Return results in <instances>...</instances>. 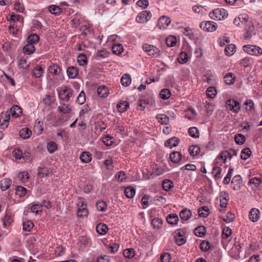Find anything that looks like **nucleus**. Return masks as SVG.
<instances>
[{
  "label": "nucleus",
  "instance_id": "15",
  "mask_svg": "<svg viewBox=\"0 0 262 262\" xmlns=\"http://www.w3.org/2000/svg\"><path fill=\"white\" fill-rule=\"evenodd\" d=\"M180 142V140L176 137H173L165 142V146L167 147L172 148L177 146Z\"/></svg>",
  "mask_w": 262,
  "mask_h": 262
},
{
  "label": "nucleus",
  "instance_id": "34",
  "mask_svg": "<svg viewBox=\"0 0 262 262\" xmlns=\"http://www.w3.org/2000/svg\"><path fill=\"white\" fill-rule=\"evenodd\" d=\"M136 193V190L134 188L131 186H128L124 189V194L128 198H133Z\"/></svg>",
  "mask_w": 262,
  "mask_h": 262
},
{
  "label": "nucleus",
  "instance_id": "47",
  "mask_svg": "<svg viewBox=\"0 0 262 262\" xmlns=\"http://www.w3.org/2000/svg\"><path fill=\"white\" fill-rule=\"evenodd\" d=\"M262 183V179L260 178L257 177H254L251 178L249 182V184H254L256 187H257L258 189H259V187L260 186V184Z\"/></svg>",
  "mask_w": 262,
  "mask_h": 262
},
{
  "label": "nucleus",
  "instance_id": "22",
  "mask_svg": "<svg viewBox=\"0 0 262 262\" xmlns=\"http://www.w3.org/2000/svg\"><path fill=\"white\" fill-rule=\"evenodd\" d=\"M44 73V69L40 66L37 65L32 71L33 76L36 78H40Z\"/></svg>",
  "mask_w": 262,
  "mask_h": 262
},
{
  "label": "nucleus",
  "instance_id": "62",
  "mask_svg": "<svg viewBox=\"0 0 262 262\" xmlns=\"http://www.w3.org/2000/svg\"><path fill=\"white\" fill-rule=\"evenodd\" d=\"M14 9L16 11L20 13H23L25 11L24 5L20 3L19 0L15 1L14 4Z\"/></svg>",
  "mask_w": 262,
  "mask_h": 262
},
{
  "label": "nucleus",
  "instance_id": "31",
  "mask_svg": "<svg viewBox=\"0 0 262 262\" xmlns=\"http://www.w3.org/2000/svg\"><path fill=\"white\" fill-rule=\"evenodd\" d=\"M206 232V228L203 226H200L195 228L194 230V234L198 237H203Z\"/></svg>",
  "mask_w": 262,
  "mask_h": 262
},
{
  "label": "nucleus",
  "instance_id": "56",
  "mask_svg": "<svg viewBox=\"0 0 262 262\" xmlns=\"http://www.w3.org/2000/svg\"><path fill=\"white\" fill-rule=\"evenodd\" d=\"M188 133L190 136L194 138H197L199 137V132L195 127H191L188 129Z\"/></svg>",
  "mask_w": 262,
  "mask_h": 262
},
{
  "label": "nucleus",
  "instance_id": "9",
  "mask_svg": "<svg viewBox=\"0 0 262 262\" xmlns=\"http://www.w3.org/2000/svg\"><path fill=\"white\" fill-rule=\"evenodd\" d=\"M78 209V216L79 217H84L88 215V211L86 208V205L85 203L82 201H79L77 203Z\"/></svg>",
  "mask_w": 262,
  "mask_h": 262
},
{
  "label": "nucleus",
  "instance_id": "6",
  "mask_svg": "<svg viewBox=\"0 0 262 262\" xmlns=\"http://www.w3.org/2000/svg\"><path fill=\"white\" fill-rule=\"evenodd\" d=\"M226 107L234 113H238L241 108L240 103L233 99H229L226 101Z\"/></svg>",
  "mask_w": 262,
  "mask_h": 262
},
{
  "label": "nucleus",
  "instance_id": "3",
  "mask_svg": "<svg viewBox=\"0 0 262 262\" xmlns=\"http://www.w3.org/2000/svg\"><path fill=\"white\" fill-rule=\"evenodd\" d=\"M243 48L245 52L251 55L259 56L262 55V49L258 46L246 45L244 46Z\"/></svg>",
  "mask_w": 262,
  "mask_h": 262
},
{
  "label": "nucleus",
  "instance_id": "35",
  "mask_svg": "<svg viewBox=\"0 0 262 262\" xmlns=\"http://www.w3.org/2000/svg\"><path fill=\"white\" fill-rule=\"evenodd\" d=\"M11 180L9 179H3L1 181V188L3 190H6L8 189L11 184Z\"/></svg>",
  "mask_w": 262,
  "mask_h": 262
},
{
  "label": "nucleus",
  "instance_id": "36",
  "mask_svg": "<svg viewBox=\"0 0 262 262\" xmlns=\"http://www.w3.org/2000/svg\"><path fill=\"white\" fill-rule=\"evenodd\" d=\"M235 80V76L231 73L227 74L224 76V80L226 84L230 85L233 84Z\"/></svg>",
  "mask_w": 262,
  "mask_h": 262
},
{
  "label": "nucleus",
  "instance_id": "60",
  "mask_svg": "<svg viewBox=\"0 0 262 262\" xmlns=\"http://www.w3.org/2000/svg\"><path fill=\"white\" fill-rule=\"evenodd\" d=\"M124 256L127 258H131L135 255V251L133 249H127L124 250Z\"/></svg>",
  "mask_w": 262,
  "mask_h": 262
},
{
  "label": "nucleus",
  "instance_id": "16",
  "mask_svg": "<svg viewBox=\"0 0 262 262\" xmlns=\"http://www.w3.org/2000/svg\"><path fill=\"white\" fill-rule=\"evenodd\" d=\"M53 169H49L47 167L38 168V176L41 178L47 177L50 173L53 172Z\"/></svg>",
  "mask_w": 262,
  "mask_h": 262
},
{
  "label": "nucleus",
  "instance_id": "20",
  "mask_svg": "<svg viewBox=\"0 0 262 262\" xmlns=\"http://www.w3.org/2000/svg\"><path fill=\"white\" fill-rule=\"evenodd\" d=\"M83 20L84 19L82 16L79 14H76L71 20L72 26L76 28L81 24Z\"/></svg>",
  "mask_w": 262,
  "mask_h": 262
},
{
  "label": "nucleus",
  "instance_id": "19",
  "mask_svg": "<svg viewBox=\"0 0 262 262\" xmlns=\"http://www.w3.org/2000/svg\"><path fill=\"white\" fill-rule=\"evenodd\" d=\"M192 215V213L190 210L187 208L183 209L180 212V217L181 220L183 221L188 220Z\"/></svg>",
  "mask_w": 262,
  "mask_h": 262
},
{
  "label": "nucleus",
  "instance_id": "1",
  "mask_svg": "<svg viewBox=\"0 0 262 262\" xmlns=\"http://www.w3.org/2000/svg\"><path fill=\"white\" fill-rule=\"evenodd\" d=\"M228 15V12L224 8H216L210 11L209 17L214 20H222L226 19Z\"/></svg>",
  "mask_w": 262,
  "mask_h": 262
},
{
  "label": "nucleus",
  "instance_id": "32",
  "mask_svg": "<svg viewBox=\"0 0 262 262\" xmlns=\"http://www.w3.org/2000/svg\"><path fill=\"white\" fill-rule=\"evenodd\" d=\"M222 169L217 166H214L212 170V174L215 180H220L222 177Z\"/></svg>",
  "mask_w": 262,
  "mask_h": 262
},
{
  "label": "nucleus",
  "instance_id": "2",
  "mask_svg": "<svg viewBox=\"0 0 262 262\" xmlns=\"http://www.w3.org/2000/svg\"><path fill=\"white\" fill-rule=\"evenodd\" d=\"M59 99L69 101L73 94V90L68 86H63L57 89Z\"/></svg>",
  "mask_w": 262,
  "mask_h": 262
},
{
  "label": "nucleus",
  "instance_id": "4",
  "mask_svg": "<svg viewBox=\"0 0 262 262\" xmlns=\"http://www.w3.org/2000/svg\"><path fill=\"white\" fill-rule=\"evenodd\" d=\"M142 48L143 50L149 56L157 57L161 55L160 50L154 46L145 43L143 45Z\"/></svg>",
  "mask_w": 262,
  "mask_h": 262
},
{
  "label": "nucleus",
  "instance_id": "24",
  "mask_svg": "<svg viewBox=\"0 0 262 262\" xmlns=\"http://www.w3.org/2000/svg\"><path fill=\"white\" fill-rule=\"evenodd\" d=\"M80 159L83 163H89L92 160V155L88 151H83L80 154Z\"/></svg>",
  "mask_w": 262,
  "mask_h": 262
},
{
  "label": "nucleus",
  "instance_id": "17",
  "mask_svg": "<svg viewBox=\"0 0 262 262\" xmlns=\"http://www.w3.org/2000/svg\"><path fill=\"white\" fill-rule=\"evenodd\" d=\"M67 73L69 78L74 79L78 74V70L76 67L71 66L68 68Z\"/></svg>",
  "mask_w": 262,
  "mask_h": 262
},
{
  "label": "nucleus",
  "instance_id": "58",
  "mask_svg": "<svg viewBox=\"0 0 262 262\" xmlns=\"http://www.w3.org/2000/svg\"><path fill=\"white\" fill-rule=\"evenodd\" d=\"M77 61L79 65L84 66L87 64V57L85 55L81 54L78 56Z\"/></svg>",
  "mask_w": 262,
  "mask_h": 262
},
{
  "label": "nucleus",
  "instance_id": "29",
  "mask_svg": "<svg viewBox=\"0 0 262 262\" xmlns=\"http://www.w3.org/2000/svg\"><path fill=\"white\" fill-rule=\"evenodd\" d=\"M21 109L18 105H14L10 108V113L13 117H18L21 115Z\"/></svg>",
  "mask_w": 262,
  "mask_h": 262
},
{
  "label": "nucleus",
  "instance_id": "14",
  "mask_svg": "<svg viewBox=\"0 0 262 262\" xmlns=\"http://www.w3.org/2000/svg\"><path fill=\"white\" fill-rule=\"evenodd\" d=\"M183 231L180 229L177 230L174 232L176 242L178 245H182L186 242V240L183 237Z\"/></svg>",
  "mask_w": 262,
  "mask_h": 262
},
{
  "label": "nucleus",
  "instance_id": "41",
  "mask_svg": "<svg viewBox=\"0 0 262 262\" xmlns=\"http://www.w3.org/2000/svg\"><path fill=\"white\" fill-rule=\"evenodd\" d=\"M162 187L164 190L168 191L173 187V183L171 181L165 179L163 181Z\"/></svg>",
  "mask_w": 262,
  "mask_h": 262
},
{
  "label": "nucleus",
  "instance_id": "55",
  "mask_svg": "<svg viewBox=\"0 0 262 262\" xmlns=\"http://www.w3.org/2000/svg\"><path fill=\"white\" fill-rule=\"evenodd\" d=\"M189 151L191 156H196L200 152V148L197 145H191L189 147Z\"/></svg>",
  "mask_w": 262,
  "mask_h": 262
},
{
  "label": "nucleus",
  "instance_id": "12",
  "mask_svg": "<svg viewBox=\"0 0 262 262\" xmlns=\"http://www.w3.org/2000/svg\"><path fill=\"white\" fill-rule=\"evenodd\" d=\"M170 22V18L162 16L158 20V26L161 29H165L168 26Z\"/></svg>",
  "mask_w": 262,
  "mask_h": 262
},
{
  "label": "nucleus",
  "instance_id": "26",
  "mask_svg": "<svg viewBox=\"0 0 262 262\" xmlns=\"http://www.w3.org/2000/svg\"><path fill=\"white\" fill-rule=\"evenodd\" d=\"M169 158L171 162L177 163L181 160L182 155L179 151H173L170 154Z\"/></svg>",
  "mask_w": 262,
  "mask_h": 262
},
{
  "label": "nucleus",
  "instance_id": "45",
  "mask_svg": "<svg viewBox=\"0 0 262 262\" xmlns=\"http://www.w3.org/2000/svg\"><path fill=\"white\" fill-rule=\"evenodd\" d=\"M218 158L222 159L223 163H225L227 159H231V153L229 151H223L220 154Z\"/></svg>",
  "mask_w": 262,
  "mask_h": 262
},
{
  "label": "nucleus",
  "instance_id": "40",
  "mask_svg": "<svg viewBox=\"0 0 262 262\" xmlns=\"http://www.w3.org/2000/svg\"><path fill=\"white\" fill-rule=\"evenodd\" d=\"M206 95L209 98H214L217 94L216 89L214 86H210L206 90Z\"/></svg>",
  "mask_w": 262,
  "mask_h": 262
},
{
  "label": "nucleus",
  "instance_id": "5",
  "mask_svg": "<svg viewBox=\"0 0 262 262\" xmlns=\"http://www.w3.org/2000/svg\"><path fill=\"white\" fill-rule=\"evenodd\" d=\"M200 28L205 31L212 32L217 28V25L213 21H204L200 23Z\"/></svg>",
  "mask_w": 262,
  "mask_h": 262
},
{
  "label": "nucleus",
  "instance_id": "23",
  "mask_svg": "<svg viewBox=\"0 0 262 262\" xmlns=\"http://www.w3.org/2000/svg\"><path fill=\"white\" fill-rule=\"evenodd\" d=\"M97 94L101 97H105L108 96L109 90L105 86L101 85L97 89Z\"/></svg>",
  "mask_w": 262,
  "mask_h": 262
},
{
  "label": "nucleus",
  "instance_id": "33",
  "mask_svg": "<svg viewBox=\"0 0 262 262\" xmlns=\"http://www.w3.org/2000/svg\"><path fill=\"white\" fill-rule=\"evenodd\" d=\"M236 46L233 44H230L227 46L225 49V54L230 56L235 52Z\"/></svg>",
  "mask_w": 262,
  "mask_h": 262
},
{
  "label": "nucleus",
  "instance_id": "25",
  "mask_svg": "<svg viewBox=\"0 0 262 262\" xmlns=\"http://www.w3.org/2000/svg\"><path fill=\"white\" fill-rule=\"evenodd\" d=\"M179 220L178 216L174 213L170 214L166 217L167 223L172 225L177 224Z\"/></svg>",
  "mask_w": 262,
  "mask_h": 262
},
{
  "label": "nucleus",
  "instance_id": "51",
  "mask_svg": "<svg viewBox=\"0 0 262 262\" xmlns=\"http://www.w3.org/2000/svg\"><path fill=\"white\" fill-rule=\"evenodd\" d=\"M97 209L101 211H105L107 209V204L103 201H99L96 204Z\"/></svg>",
  "mask_w": 262,
  "mask_h": 262
},
{
  "label": "nucleus",
  "instance_id": "57",
  "mask_svg": "<svg viewBox=\"0 0 262 262\" xmlns=\"http://www.w3.org/2000/svg\"><path fill=\"white\" fill-rule=\"evenodd\" d=\"M245 136L241 134H236L234 137L235 142L238 145L244 144L245 141Z\"/></svg>",
  "mask_w": 262,
  "mask_h": 262
},
{
  "label": "nucleus",
  "instance_id": "13",
  "mask_svg": "<svg viewBox=\"0 0 262 262\" xmlns=\"http://www.w3.org/2000/svg\"><path fill=\"white\" fill-rule=\"evenodd\" d=\"M259 210L257 208H252L249 213V217L250 221L256 222L259 219Z\"/></svg>",
  "mask_w": 262,
  "mask_h": 262
},
{
  "label": "nucleus",
  "instance_id": "18",
  "mask_svg": "<svg viewBox=\"0 0 262 262\" xmlns=\"http://www.w3.org/2000/svg\"><path fill=\"white\" fill-rule=\"evenodd\" d=\"M96 231L97 232L101 235H103L106 234L108 231L107 226L104 224L99 223L96 226Z\"/></svg>",
  "mask_w": 262,
  "mask_h": 262
},
{
  "label": "nucleus",
  "instance_id": "63",
  "mask_svg": "<svg viewBox=\"0 0 262 262\" xmlns=\"http://www.w3.org/2000/svg\"><path fill=\"white\" fill-rule=\"evenodd\" d=\"M12 219L10 215L6 214L5 217L3 219V226L5 228H8V226L11 224Z\"/></svg>",
  "mask_w": 262,
  "mask_h": 262
},
{
  "label": "nucleus",
  "instance_id": "49",
  "mask_svg": "<svg viewBox=\"0 0 262 262\" xmlns=\"http://www.w3.org/2000/svg\"><path fill=\"white\" fill-rule=\"evenodd\" d=\"M182 32L184 35L187 36L189 39H194V34L192 32V31L189 27H186L184 28Z\"/></svg>",
  "mask_w": 262,
  "mask_h": 262
},
{
  "label": "nucleus",
  "instance_id": "44",
  "mask_svg": "<svg viewBox=\"0 0 262 262\" xmlns=\"http://www.w3.org/2000/svg\"><path fill=\"white\" fill-rule=\"evenodd\" d=\"M34 227V224L31 221H26L23 223V229L24 231L29 232Z\"/></svg>",
  "mask_w": 262,
  "mask_h": 262
},
{
  "label": "nucleus",
  "instance_id": "7",
  "mask_svg": "<svg viewBox=\"0 0 262 262\" xmlns=\"http://www.w3.org/2000/svg\"><path fill=\"white\" fill-rule=\"evenodd\" d=\"M250 22L249 16L246 14H242L234 18L233 23L237 26L244 25L246 26Z\"/></svg>",
  "mask_w": 262,
  "mask_h": 262
},
{
  "label": "nucleus",
  "instance_id": "30",
  "mask_svg": "<svg viewBox=\"0 0 262 262\" xmlns=\"http://www.w3.org/2000/svg\"><path fill=\"white\" fill-rule=\"evenodd\" d=\"M156 118L158 120L159 122L162 125H168L169 118L165 114H158L156 116Z\"/></svg>",
  "mask_w": 262,
  "mask_h": 262
},
{
  "label": "nucleus",
  "instance_id": "53",
  "mask_svg": "<svg viewBox=\"0 0 262 262\" xmlns=\"http://www.w3.org/2000/svg\"><path fill=\"white\" fill-rule=\"evenodd\" d=\"M178 61L180 63L184 64L188 61V55L186 53L182 52L178 57Z\"/></svg>",
  "mask_w": 262,
  "mask_h": 262
},
{
  "label": "nucleus",
  "instance_id": "43",
  "mask_svg": "<svg viewBox=\"0 0 262 262\" xmlns=\"http://www.w3.org/2000/svg\"><path fill=\"white\" fill-rule=\"evenodd\" d=\"M49 71L51 74L57 75L60 73L61 69L57 64H53L49 67Z\"/></svg>",
  "mask_w": 262,
  "mask_h": 262
},
{
  "label": "nucleus",
  "instance_id": "27",
  "mask_svg": "<svg viewBox=\"0 0 262 262\" xmlns=\"http://www.w3.org/2000/svg\"><path fill=\"white\" fill-rule=\"evenodd\" d=\"M132 82L131 76L129 74H125L123 75L121 79V83L124 86H128Z\"/></svg>",
  "mask_w": 262,
  "mask_h": 262
},
{
  "label": "nucleus",
  "instance_id": "39",
  "mask_svg": "<svg viewBox=\"0 0 262 262\" xmlns=\"http://www.w3.org/2000/svg\"><path fill=\"white\" fill-rule=\"evenodd\" d=\"M48 9L51 13L56 15H59L62 11L60 7L54 5L50 6Z\"/></svg>",
  "mask_w": 262,
  "mask_h": 262
},
{
  "label": "nucleus",
  "instance_id": "28",
  "mask_svg": "<svg viewBox=\"0 0 262 262\" xmlns=\"http://www.w3.org/2000/svg\"><path fill=\"white\" fill-rule=\"evenodd\" d=\"M32 131L27 127L23 128L19 131V136L23 139H28L31 137Z\"/></svg>",
  "mask_w": 262,
  "mask_h": 262
},
{
  "label": "nucleus",
  "instance_id": "48",
  "mask_svg": "<svg viewBox=\"0 0 262 262\" xmlns=\"http://www.w3.org/2000/svg\"><path fill=\"white\" fill-rule=\"evenodd\" d=\"M123 51V46L121 44L118 43L114 45L112 47L113 52L116 55L120 54Z\"/></svg>",
  "mask_w": 262,
  "mask_h": 262
},
{
  "label": "nucleus",
  "instance_id": "37",
  "mask_svg": "<svg viewBox=\"0 0 262 262\" xmlns=\"http://www.w3.org/2000/svg\"><path fill=\"white\" fill-rule=\"evenodd\" d=\"M39 40V37L36 34L30 35L27 38V42L32 45L37 43Z\"/></svg>",
  "mask_w": 262,
  "mask_h": 262
},
{
  "label": "nucleus",
  "instance_id": "42",
  "mask_svg": "<svg viewBox=\"0 0 262 262\" xmlns=\"http://www.w3.org/2000/svg\"><path fill=\"white\" fill-rule=\"evenodd\" d=\"M24 52L25 54L30 55L33 53L35 51V48L33 45L27 43L23 48Z\"/></svg>",
  "mask_w": 262,
  "mask_h": 262
},
{
  "label": "nucleus",
  "instance_id": "21",
  "mask_svg": "<svg viewBox=\"0 0 262 262\" xmlns=\"http://www.w3.org/2000/svg\"><path fill=\"white\" fill-rule=\"evenodd\" d=\"M129 106V103L125 100H120L117 105L119 111L121 113L125 112Z\"/></svg>",
  "mask_w": 262,
  "mask_h": 262
},
{
  "label": "nucleus",
  "instance_id": "50",
  "mask_svg": "<svg viewBox=\"0 0 262 262\" xmlns=\"http://www.w3.org/2000/svg\"><path fill=\"white\" fill-rule=\"evenodd\" d=\"M47 148L48 151L50 153L52 154L57 149V145L55 142L51 141L47 144Z\"/></svg>",
  "mask_w": 262,
  "mask_h": 262
},
{
  "label": "nucleus",
  "instance_id": "61",
  "mask_svg": "<svg viewBox=\"0 0 262 262\" xmlns=\"http://www.w3.org/2000/svg\"><path fill=\"white\" fill-rule=\"evenodd\" d=\"M12 155L15 159L20 160L22 159L23 151L20 149H15L12 151Z\"/></svg>",
  "mask_w": 262,
  "mask_h": 262
},
{
  "label": "nucleus",
  "instance_id": "59",
  "mask_svg": "<svg viewBox=\"0 0 262 262\" xmlns=\"http://www.w3.org/2000/svg\"><path fill=\"white\" fill-rule=\"evenodd\" d=\"M163 223V221L159 218H155L151 221V225L154 227V228L156 229L160 228Z\"/></svg>",
  "mask_w": 262,
  "mask_h": 262
},
{
  "label": "nucleus",
  "instance_id": "54",
  "mask_svg": "<svg viewBox=\"0 0 262 262\" xmlns=\"http://www.w3.org/2000/svg\"><path fill=\"white\" fill-rule=\"evenodd\" d=\"M171 95L170 91L167 89H162L160 92V97L164 100L168 99Z\"/></svg>",
  "mask_w": 262,
  "mask_h": 262
},
{
  "label": "nucleus",
  "instance_id": "46",
  "mask_svg": "<svg viewBox=\"0 0 262 262\" xmlns=\"http://www.w3.org/2000/svg\"><path fill=\"white\" fill-rule=\"evenodd\" d=\"M177 39L176 37L172 35L168 36L166 39V43L167 46L172 47L176 45Z\"/></svg>",
  "mask_w": 262,
  "mask_h": 262
},
{
  "label": "nucleus",
  "instance_id": "64",
  "mask_svg": "<svg viewBox=\"0 0 262 262\" xmlns=\"http://www.w3.org/2000/svg\"><path fill=\"white\" fill-rule=\"evenodd\" d=\"M115 177L118 181L122 182L126 180V174L124 171H120L117 172Z\"/></svg>",
  "mask_w": 262,
  "mask_h": 262
},
{
  "label": "nucleus",
  "instance_id": "38",
  "mask_svg": "<svg viewBox=\"0 0 262 262\" xmlns=\"http://www.w3.org/2000/svg\"><path fill=\"white\" fill-rule=\"evenodd\" d=\"M251 154L252 151L249 148H245L241 151V158L242 159L246 160L251 156Z\"/></svg>",
  "mask_w": 262,
  "mask_h": 262
},
{
  "label": "nucleus",
  "instance_id": "52",
  "mask_svg": "<svg viewBox=\"0 0 262 262\" xmlns=\"http://www.w3.org/2000/svg\"><path fill=\"white\" fill-rule=\"evenodd\" d=\"M198 213L201 217H207L209 214V210L207 207L203 206L199 209Z\"/></svg>",
  "mask_w": 262,
  "mask_h": 262
},
{
  "label": "nucleus",
  "instance_id": "8",
  "mask_svg": "<svg viewBox=\"0 0 262 262\" xmlns=\"http://www.w3.org/2000/svg\"><path fill=\"white\" fill-rule=\"evenodd\" d=\"M151 17V13L149 11H143L140 12L136 17V21L138 23H144L147 21Z\"/></svg>",
  "mask_w": 262,
  "mask_h": 262
},
{
  "label": "nucleus",
  "instance_id": "10",
  "mask_svg": "<svg viewBox=\"0 0 262 262\" xmlns=\"http://www.w3.org/2000/svg\"><path fill=\"white\" fill-rule=\"evenodd\" d=\"M231 185L234 190H239L242 186V178L240 175L235 176L231 180Z\"/></svg>",
  "mask_w": 262,
  "mask_h": 262
},
{
  "label": "nucleus",
  "instance_id": "11",
  "mask_svg": "<svg viewBox=\"0 0 262 262\" xmlns=\"http://www.w3.org/2000/svg\"><path fill=\"white\" fill-rule=\"evenodd\" d=\"M256 32L254 26L250 22L246 28V32L244 38L246 39L251 38L253 36L255 35Z\"/></svg>",
  "mask_w": 262,
  "mask_h": 262
}]
</instances>
